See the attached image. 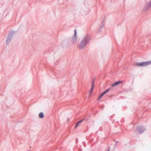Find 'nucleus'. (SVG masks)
<instances>
[{"instance_id": "7", "label": "nucleus", "mask_w": 151, "mask_h": 151, "mask_svg": "<svg viewBox=\"0 0 151 151\" xmlns=\"http://www.w3.org/2000/svg\"><path fill=\"white\" fill-rule=\"evenodd\" d=\"M110 88H109L108 89H106L105 91L104 92H102L101 94L100 95V96H99V97L98 99V100H99L102 97V96L104 95L105 93H107V92H108L110 90Z\"/></svg>"}, {"instance_id": "2", "label": "nucleus", "mask_w": 151, "mask_h": 151, "mask_svg": "<svg viewBox=\"0 0 151 151\" xmlns=\"http://www.w3.org/2000/svg\"><path fill=\"white\" fill-rule=\"evenodd\" d=\"M69 40L72 44H75L76 43L77 41V30L75 29L74 30V35L72 37L69 39Z\"/></svg>"}, {"instance_id": "3", "label": "nucleus", "mask_w": 151, "mask_h": 151, "mask_svg": "<svg viewBox=\"0 0 151 151\" xmlns=\"http://www.w3.org/2000/svg\"><path fill=\"white\" fill-rule=\"evenodd\" d=\"M15 32H12L9 33L7 37L6 41V45L9 44L14 35V33Z\"/></svg>"}, {"instance_id": "19", "label": "nucleus", "mask_w": 151, "mask_h": 151, "mask_svg": "<svg viewBox=\"0 0 151 151\" xmlns=\"http://www.w3.org/2000/svg\"><path fill=\"white\" fill-rule=\"evenodd\" d=\"M104 20H103V21L102 22V24H104Z\"/></svg>"}, {"instance_id": "12", "label": "nucleus", "mask_w": 151, "mask_h": 151, "mask_svg": "<svg viewBox=\"0 0 151 151\" xmlns=\"http://www.w3.org/2000/svg\"><path fill=\"white\" fill-rule=\"evenodd\" d=\"M80 124V123L79 121L78 122H77L75 128H76Z\"/></svg>"}, {"instance_id": "10", "label": "nucleus", "mask_w": 151, "mask_h": 151, "mask_svg": "<svg viewBox=\"0 0 151 151\" xmlns=\"http://www.w3.org/2000/svg\"><path fill=\"white\" fill-rule=\"evenodd\" d=\"M95 80L94 79H93L92 81V86H94V83H95Z\"/></svg>"}, {"instance_id": "20", "label": "nucleus", "mask_w": 151, "mask_h": 151, "mask_svg": "<svg viewBox=\"0 0 151 151\" xmlns=\"http://www.w3.org/2000/svg\"><path fill=\"white\" fill-rule=\"evenodd\" d=\"M114 141H115V139H114Z\"/></svg>"}, {"instance_id": "14", "label": "nucleus", "mask_w": 151, "mask_h": 151, "mask_svg": "<svg viewBox=\"0 0 151 151\" xmlns=\"http://www.w3.org/2000/svg\"><path fill=\"white\" fill-rule=\"evenodd\" d=\"M84 120H85V119H83L79 121V122H80V123L83 122Z\"/></svg>"}, {"instance_id": "4", "label": "nucleus", "mask_w": 151, "mask_h": 151, "mask_svg": "<svg viewBox=\"0 0 151 151\" xmlns=\"http://www.w3.org/2000/svg\"><path fill=\"white\" fill-rule=\"evenodd\" d=\"M151 64V61L148 62H143L137 63H136V65L139 66L145 67Z\"/></svg>"}, {"instance_id": "15", "label": "nucleus", "mask_w": 151, "mask_h": 151, "mask_svg": "<svg viewBox=\"0 0 151 151\" xmlns=\"http://www.w3.org/2000/svg\"><path fill=\"white\" fill-rule=\"evenodd\" d=\"M84 120H85V119H83L79 121V122H80V123L83 122Z\"/></svg>"}, {"instance_id": "6", "label": "nucleus", "mask_w": 151, "mask_h": 151, "mask_svg": "<svg viewBox=\"0 0 151 151\" xmlns=\"http://www.w3.org/2000/svg\"><path fill=\"white\" fill-rule=\"evenodd\" d=\"M151 6V0L149 2H147L146 5L145 6V8L144 10H145V11H146L148 10Z\"/></svg>"}, {"instance_id": "5", "label": "nucleus", "mask_w": 151, "mask_h": 151, "mask_svg": "<svg viewBox=\"0 0 151 151\" xmlns=\"http://www.w3.org/2000/svg\"><path fill=\"white\" fill-rule=\"evenodd\" d=\"M137 131L140 133L142 134L146 130V128L143 126L139 125L137 127Z\"/></svg>"}, {"instance_id": "1", "label": "nucleus", "mask_w": 151, "mask_h": 151, "mask_svg": "<svg viewBox=\"0 0 151 151\" xmlns=\"http://www.w3.org/2000/svg\"><path fill=\"white\" fill-rule=\"evenodd\" d=\"M91 40V37L88 34L86 35L83 37L78 45L79 48L83 49L89 43Z\"/></svg>"}, {"instance_id": "17", "label": "nucleus", "mask_w": 151, "mask_h": 151, "mask_svg": "<svg viewBox=\"0 0 151 151\" xmlns=\"http://www.w3.org/2000/svg\"><path fill=\"white\" fill-rule=\"evenodd\" d=\"M102 29V28H101L100 27L99 29V31L101 32Z\"/></svg>"}, {"instance_id": "11", "label": "nucleus", "mask_w": 151, "mask_h": 151, "mask_svg": "<svg viewBox=\"0 0 151 151\" xmlns=\"http://www.w3.org/2000/svg\"><path fill=\"white\" fill-rule=\"evenodd\" d=\"M91 90H90V93L91 94L92 93V92L93 91V88H94V86H91Z\"/></svg>"}, {"instance_id": "16", "label": "nucleus", "mask_w": 151, "mask_h": 151, "mask_svg": "<svg viewBox=\"0 0 151 151\" xmlns=\"http://www.w3.org/2000/svg\"><path fill=\"white\" fill-rule=\"evenodd\" d=\"M104 24H101V25L100 27L102 29L104 27Z\"/></svg>"}, {"instance_id": "13", "label": "nucleus", "mask_w": 151, "mask_h": 151, "mask_svg": "<svg viewBox=\"0 0 151 151\" xmlns=\"http://www.w3.org/2000/svg\"><path fill=\"white\" fill-rule=\"evenodd\" d=\"M119 142V141H116V144L115 145H114V149H115V148L116 147V145H117V143Z\"/></svg>"}, {"instance_id": "18", "label": "nucleus", "mask_w": 151, "mask_h": 151, "mask_svg": "<svg viewBox=\"0 0 151 151\" xmlns=\"http://www.w3.org/2000/svg\"><path fill=\"white\" fill-rule=\"evenodd\" d=\"M78 141V139L76 138V142H77Z\"/></svg>"}, {"instance_id": "9", "label": "nucleus", "mask_w": 151, "mask_h": 151, "mask_svg": "<svg viewBox=\"0 0 151 151\" xmlns=\"http://www.w3.org/2000/svg\"><path fill=\"white\" fill-rule=\"evenodd\" d=\"M39 117L40 118H42L44 117V114L43 112H40L39 115Z\"/></svg>"}, {"instance_id": "8", "label": "nucleus", "mask_w": 151, "mask_h": 151, "mask_svg": "<svg viewBox=\"0 0 151 151\" xmlns=\"http://www.w3.org/2000/svg\"><path fill=\"white\" fill-rule=\"evenodd\" d=\"M122 81H118L114 83L113 84L111 85V87H113L114 86H118L119 85L120 83H122Z\"/></svg>"}]
</instances>
